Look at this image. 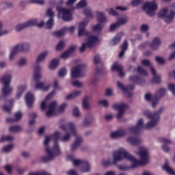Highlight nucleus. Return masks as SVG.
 Returning a JSON list of instances; mask_svg holds the SVG:
<instances>
[{"instance_id":"nucleus-26","label":"nucleus","mask_w":175,"mask_h":175,"mask_svg":"<svg viewBox=\"0 0 175 175\" xmlns=\"http://www.w3.org/2000/svg\"><path fill=\"white\" fill-rule=\"evenodd\" d=\"M44 82H36L35 88L36 90H41L42 91H49L50 85L44 86Z\"/></svg>"},{"instance_id":"nucleus-2","label":"nucleus","mask_w":175,"mask_h":175,"mask_svg":"<svg viewBox=\"0 0 175 175\" xmlns=\"http://www.w3.org/2000/svg\"><path fill=\"white\" fill-rule=\"evenodd\" d=\"M162 111H163V107L160 108L158 111L154 113H151L148 110L145 111L144 114L147 118L151 120V121L144 125L143 124V119H139L136 126L131 127L129 131L131 133H134V135H139L140 131L142 129H151V128H154V126L158 124V121H159V114H161Z\"/></svg>"},{"instance_id":"nucleus-38","label":"nucleus","mask_w":175,"mask_h":175,"mask_svg":"<svg viewBox=\"0 0 175 175\" xmlns=\"http://www.w3.org/2000/svg\"><path fill=\"white\" fill-rule=\"evenodd\" d=\"M81 94V91L74 92L66 96V100H69L70 99H73V98L79 96V95H80Z\"/></svg>"},{"instance_id":"nucleus-48","label":"nucleus","mask_w":175,"mask_h":175,"mask_svg":"<svg viewBox=\"0 0 175 175\" xmlns=\"http://www.w3.org/2000/svg\"><path fill=\"white\" fill-rule=\"evenodd\" d=\"M53 25H54V19L49 18V20L46 23V29H51V28H53Z\"/></svg>"},{"instance_id":"nucleus-53","label":"nucleus","mask_w":175,"mask_h":175,"mask_svg":"<svg viewBox=\"0 0 175 175\" xmlns=\"http://www.w3.org/2000/svg\"><path fill=\"white\" fill-rule=\"evenodd\" d=\"M92 122V118H91V116H90L88 118L84 120V122H83L84 126H90Z\"/></svg>"},{"instance_id":"nucleus-25","label":"nucleus","mask_w":175,"mask_h":175,"mask_svg":"<svg viewBox=\"0 0 175 175\" xmlns=\"http://www.w3.org/2000/svg\"><path fill=\"white\" fill-rule=\"evenodd\" d=\"M98 40V36H92L89 37V40L88 42H86L88 45V48L91 49L92 47H94L95 43H97Z\"/></svg>"},{"instance_id":"nucleus-59","label":"nucleus","mask_w":175,"mask_h":175,"mask_svg":"<svg viewBox=\"0 0 175 175\" xmlns=\"http://www.w3.org/2000/svg\"><path fill=\"white\" fill-rule=\"evenodd\" d=\"M143 0H133L131 3V6H139Z\"/></svg>"},{"instance_id":"nucleus-28","label":"nucleus","mask_w":175,"mask_h":175,"mask_svg":"<svg viewBox=\"0 0 175 175\" xmlns=\"http://www.w3.org/2000/svg\"><path fill=\"white\" fill-rule=\"evenodd\" d=\"M81 142H83V138H81V137H77L75 141L71 145V151H75V150H76V148H77V147H79L80 144H81Z\"/></svg>"},{"instance_id":"nucleus-14","label":"nucleus","mask_w":175,"mask_h":175,"mask_svg":"<svg viewBox=\"0 0 175 175\" xmlns=\"http://www.w3.org/2000/svg\"><path fill=\"white\" fill-rule=\"evenodd\" d=\"M117 85L118 88H120V90H121L123 92L126 94L127 98L132 97V93L129 92V90H135V85H129L127 87H124V84H122L121 82H118Z\"/></svg>"},{"instance_id":"nucleus-43","label":"nucleus","mask_w":175,"mask_h":175,"mask_svg":"<svg viewBox=\"0 0 175 175\" xmlns=\"http://www.w3.org/2000/svg\"><path fill=\"white\" fill-rule=\"evenodd\" d=\"M166 94V90L165 88H161L159 90L156 94L155 96H157L158 99L163 96Z\"/></svg>"},{"instance_id":"nucleus-47","label":"nucleus","mask_w":175,"mask_h":175,"mask_svg":"<svg viewBox=\"0 0 175 175\" xmlns=\"http://www.w3.org/2000/svg\"><path fill=\"white\" fill-rule=\"evenodd\" d=\"M87 6V1L85 0H81L77 5V9H83Z\"/></svg>"},{"instance_id":"nucleus-33","label":"nucleus","mask_w":175,"mask_h":175,"mask_svg":"<svg viewBox=\"0 0 175 175\" xmlns=\"http://www.w3.org/2000/svg\"><path fill=\"white\" fill-rule=\"evenodd\" d=\"M96 14L97 16V20H98V23H105L106 16H105V13H103L100 11H97L96 12Z\"/></svg>"},{"instance_id":"nucleus-57","label":"nucleus","mask_w":175,"mask_h":175,"mask_svg":"<svg viewBox=\"0 0 175 175\" xmlns=\"http://www.w3.org/2000/svg\"><path fill=\"white\" fill-rule=\"evenodd\" d=\"M58 75L59 77H64V76L66 75V68H62V69H60Z\"/></svg>"},{"instance_id":"nucleus-45","label":"nucleus","mask_w":175,"mask_h":175,"mask_svg":"<svg viewBox=\"0 0 175 175\" xmlns=\"http://www.w3.org/2000/svg\"><path fill=\"white\" fill-rule=\"evenodd\" d=\"M83 14H85L86 17H89L90 18H94V15H92V12H91L90 9H85L83 10Z\"/></svg>"},{"instance_id":"nucleus-42","label":"nucleus","mask_w":175,"mask_h":175,"mask_svg":"<svg viewBox=\"0 0 175 175\" xmlns=\"http://www.w3.org/2000/svg\"><path fill=\"white\" fill-rule=\"evenodd\" d=\"M163 169L167 172L169 174L175 175L174 171L172 167H170L167 164L163 166Z\"/></svg>"},{"instance_id":"nucleus-39","label":"nucleus","mask_w":175,"mask_h":175,"mask_svg":"<svg viewBox=\"0 0 175 175\" xmlns=\"http://www.w3.org/2000/svg\"><path fill=\"white\" fill-rule=\"evenodd\" d=\"M48 55H49L48 51L43 52L42 53L39 55V56L36 59V63L39 64V62H42V61H43L44 59V58H46V57H47Z\"/></svg>"},{"instance_id":"nucleus-37","label":"nucleus","mask_w":175,"mask_h":175,"mask_svg":"<svg viewBox=\"0 0 175 175\" xmlns=\"http://www.w3.org/2000/svg\"><path fill=\"white\" fill-rule=\"evenodd\" d=\"M9 131L11 133H17V132H21L23 128L20 126H11L9 128Z\"/></svg>"},{"instance_id":"nucleus-30","label":"nucleus","mask_w":175,"mask_h":175,"mask_svg":"<svg viewBox=\"0 0 175 175\" xmlns=\"http://www.w3.org/2000/svg\"><path fill=\"white\" fill-rule=\"evenodd\" d=\"M40 66H36L34 68V75L33 79L36 83H38L40 80Z\"/></svg>"},{"instance_id":"nucleus-27","label":"nucleus","mask_w":175,"mask_h":175,"mask_svg":"<svg viewBox=\"0 0 175 175\" xmlns=\"http://www.w3.org/2000/svg\"><path fill=\"white\" fill-rule=\"evenodd\" d=\"M150 46L153 50H157L161 46V39L158 37L154 38Z\"/></svg>"},{"instance_id":"nucleus-4","label":"nucleus","mask_w":175,"mask_h":175,"mask_svg":"<svg viewBox=\"0 0 175 175\" xmlns=\"http://www.w3.org/2000/svg\"><path fill=\"white\" fill-rule=\"evenodd\" d=\"M0 81L2 84H3L4 87L1 90V92L4 96H7L8 95H10L12 94L13 89L12 87L9 86L10 82L12 81V75H7L3 76Z\"/></svg>"},{"instance_id":"nucleus-24","label":"nucleus","mask_w":175,"mask_h":175,"mask_svg":"<svg viewBox=\"0 0 175 175\" xmlns=\"http://www.w3.org/2000/svg\"><path fill=\"white\" fill-rule=\"evenodd\" d=\"M150 72L153 75L152 83L153 84H159V83H161V77L157 76V71L155 70V68H154V67L150 68Z\"/></svg>"},{"instance_id":"nucleus-40","label":"nucleus","mask_w":175,"mask_h":175,"mask_svg":"<svg viewBox=\"0 0 175 175\" xmlns=\"http://www.w3.org/2000/svg\"><path fill=\"white\" fill-rule=\"evenodd\" d=\"M58 64H59V60L58 59H53L50 63L49 68L55 69L58 66Z\"/></svg>"},{"instance_id":"nucleus-10","label":"nucleus","mask_w":175,"mask_h":175,"mask_svg":"<svg viewBox=\"0 0 175 175\" xmlns=\"http://www.w3.org/2000/svg\"><path fill=\"white\" fill-rule=\"evenodd\" d=\"M73 163L75 166H81V172L82 173H88L91 170V165L87 161L83 160H74Z\"/></svg>"},{"instance_id":"nucleus-7","label":"nucleus","mask_w":175,"mask_h":175,"mask_svg":"<svg viewBox=\"0 0 175 175\" xmlns=\"http://www.w3.org/2000/svg\"><path fill=\"white\" fill-rule=\"evenodd\" d=\"M58 17H61L64 21H71L73 16L70 10L62 7H57Z\"/></svg>"},{"instance_id":"nucleus-63","label":"nucleus","mask_w":175,"mask_h":175,"mask_svg":"<svg viewBox=\"0 0 175 175\" xmlns=\"http://www.w3.org/2000/svg\"><path fill=\"white\" fill-rule=\"evenodd\" d=\"M108 13L109 14H111V16H118V12H117L113 8H110L109 10H108Z\"/></svg>"},{"instance_id":"nucleus-11","label":"nucleus","mask_w":175,"mask_h":175,"mask_svg":"<svg viewBox=\"0 0 175 175\" xmlns=\"http://www.w3.org/2000/svg\"><path fill=\"white\" fill-rule=\"evenodd\" d=\"M60 136H61V133L56 131L51 137V138L53 139V141H54L53 151L55 153V155L61 154V150H59V146L58 145V140H59Z\"/></svg>"},{"instance_id":"nucleus-54","label":"nucleus","mask_w":175,"mask_h":175,"mask_svg":"<svg viewBox=\"0 0 175 175\" xmlns=\"http://www.w3.org/2000/svg\"><path fill=\"white\" fill-rule=\"evenodd\" d=\"M83 109H89L90 105L88 104V97H84L83 99Z\"/></svg>"},{"instance_id":"nucleus-60","label":"nucleus","mask_w":175,"mask_h":175,"mask_svg":"<svg viewBox=\"0 0 175 175\" xmlns=\"http://www.w3.org/2000/svg\"><path fill=\"white\" fill-rule=\"evenodd\" d=\"M46 15L49 16L50 18H53L54 17V12H53V9L49 8L46 11Z\"/></svg>"},{"instance_id":"nucleus-12","label":"nucleus","mask_w":175,"mask_h":175,"mask_svg":"<svg viewBox=\"0 0 175 175\" xmlns=\"http://www.w3.org/2000/svg\"><path fill=\"white\" fill-rule=\"evenodd\" d=\"M127 107L128 105L125 103L115 104L112 106L113 110H117V111H118L116 115L118 120H121V118H122V116H124V113H125V110H126Z\"/></svg>"},{"instance_id":"nucleus-55","label":"nucleus","mask_w":175,"mask_h":175,"mask_svg":"<svg viewBox=\"0 0 175 175\" xmlns=\"http://www.w3.org/2000/svg\"><path fill=\"white\" fill-rule=\"evenodd\" d=\"M155 61L156 62H157L159 65H163V64H165V59L159 57V56H156L155 57Z\"/></svg>"},{"instance_id":"nucleus-50","label":"nucleus","mask_w":175,"mask_h":175,"mask_svg":"<svg viewBox=\"0 0 175 175\" xmlns=\"http://www.w3.org/2000/svg\"><path fill=\"white\" fill-rule=\"evenodd\" d=\"M29 118H31L32 120L29 122V125H33L35 124V119L36 118V113H32L29 115Z\"/></svg>"},{"instance_id":"nucleus-19","label":"nucleus","mask_w":175,"mask_h":175,"mask_svg":"<svg viewBox=\"0 0 175 175\" xmlns=\"http://www.w3.org/2000/svg\"><path fill=\"white\" fill-rule=\"evenodd\" d=\"M25 99L27 107L31 109V107L33 106V102H35V98L33 97V94L31 92H27L26 94Z\"/></svg>"},{"instance_id":"nucleus-52","label":"nucleus","mask_w":175,"mask_h":175,"mask_svg":"<svg viewBox=\"0 0 175 175\" xmlns=\"http://www.w3.org/2000/svg\"><path fill=\"white\" fill-rule=\"evenodd\" d=\"M13 144L8 145L2 148V151L3 152H9L10 151H12V150H13Z\"/></svg>"},{"instance_id":"nucleus-35","label":"nucleus","mask_w":175,"mask_h":175,"mask_svg":"<svg viewBox=\"0 0 175 175\" xmlns=\"http://www.w3.org/2000/svg\"><path fill=\"white\" fill-rule=\"evenodd\" d=\"M66 33V28L64 27L62 29H60L59 31H54L52 35L53 36H55L56 38H61L62 36H64V33Z\"/></svg>"},{"instance_id":"nucleus-15","label":"nucleus","mask_w":175,"mask_h":175,"mask_svg":"<svg viewBox=\"0 0 175 175\" xmlns=\"http://www.w3.org/2000/svg\"><path fill=\"white\" fill-rule=\"evenodd\" d=\"M84 68V65L79 64L75 66L71 70V77L72 79H76L77 77H80L81 76V72Z\"/></svg>"},{"instance_id":"nucleus-6","label":"nucleus","mask_w":175,"mask_h":175,"mask_svg":"<svg viewBox=\"0 0 175 175\" xmlns=\"http://www.w3.org/2000/svg\"><path fill=\"white\" fill-rule=\"evenodd\" d=\"M28 50H29V44L28 43H22L15 46L12 49L10 55V61L14 58L16 54H17L18 51H21V53H26Z\"/></svg>"},{"instance_id":"nucleus-58","label":"nucleus","mask_w":175,"mask_h":175,"mask_svg":"<svg viewBox=\"0 0 175 175\" xmlns=\"http://www.w3.org/2000/svg\"><path fill=\"white\" fill-rule=\"evenodd\" d=\"M168 89L173 94V95H175V85L173 83H170L168 85Z\"/></svg>"},{"instance_id":"nucleus-61","label":"nucleus","mask_w":175,"mask_h":175,"mask_svg":"<svg viewBox=\"0 0 175 175\" xmlns=\"http://www.w3.org/2000/svg\"><path fill=\"white\" fill-rule=\"evenodd\" d=\"M94 63L95 65H98V64H100V56H99V55L94 56Z\"/></svg>"},{"instance_id":"nucleus-23","label":"nucleus","mask_w":175,"mask_h":175,"mask_svg":"<svg viewBox=\"0 0 175 175\" xmlns=\"http://www.w3.org/2000/svg\"><path fill=\"white\" fill-rule=\"evenodd\" d=\"M126 135V131L124 129L118 130V131L111 133V139H117L118 137H122Z\"/></svg>"},{"instance_id":"nucleus-36","label":"nucleus","mask_w":175,"mask_h":175,"mask_svg":"<svg viewBox=\"0 0 175 175\" xmlns=\"http://www.w3.org/2000/svg\"><path fill=\"white\" fill-rule=\"evenodd\" d=\"M9 103V106L5 105L3 106V109L4 111H6L7 113H10L12 111V107H13V105L14 104V100H8Z\"/></svg>"},{"instance_id":"nucleus-21","label":"nucleus","mask_w":175,"mask_h":175,"mask_svg":"<svg viewBox=\"0 0 175 175\" xmlns=\"http://www.w3.org/2000/svg\"><path fill=\"white\" fill-rule=\"evenodd\" d=\"M145 99L148 100V102H152V107H155L158 104V100H159V98H157V96H152L150 94H146L145 95Z\"/></svg>"},{"instance_id":"nucleus-5","label":"nucleus","mask_w":175,"mask_h":175,"mask_svg":"<svg viewBox=\"0 0 175 175\" xmlns=\"http://www.w3.org/2000/svg\"><path fill=\"white\" fill-rule=\"evenodd\" d=\"M36 25L38 28H42L43 25H44V22H41L40 24H38L37 19H31L29 21L19 24L16 27V31L20 32V31H23V29H25V28H29V27H33Z\"/></svg>"},{"instance_id":"nucleus-9","label":"nucleus","mask_w":175,"mask_h":175,"mask_svg":"<svg viewBox=\"0 0 175 175\" xmlns=\"http://www.w3.org/2000/svg\"><path fill=\"white\" fill-rule=\"evenodd\" d=\"M167 12H169V10H167V8H163L159 12L158 17H159L160 18H164V21L169 24L172 23V21H173V18H174L175 16V12L174 11L172 10L170 11V14L167 15Z\"/></svg>"},{"instance_id":"nucleus-18","label":"nucleus","mask_w":175,"mask_h":175,"mask_svg":"<svg viewBox=\"0 0 175 175\" xmlns=\"http://www.w3.org/2000/svg\"><path fill=\"white\" fill-rule=\"evenodd\" d=\"M159 142H160V143H163L162 149L165 152H169V151H170V148L167 146L169 144H172V141L170 139L160 137L159 139Z\"/></svg>"},{"instance_id":"nucleus-51","label":"nucleus","mask_w":175,"mask_h":175,"mask_svg":"<svg viewBox=\"0 0 175 175\" xmlns=\"http://www.w3.org/2000/svg\"><path fill=\"white\" fill-rule=\"evenodd\" d=\"M141 64L144 66H148V68H150V69L151 68H152V66H151V62H150V60L148 59H142L141 61Z\"/></svg>"},{"instance_id":"nucleus-41","label":"nucleus","mask_w":175,"mask_h":175,"mask_svg":"<svg viewBox=\"0 0 175 175\" xmlns=\"http://www.w3.org/2000/svg\"><path fill=\"white\" fill-rule=\"evenodd\" d=\"M137 73H139V75H142V76H148V75L147 70H144V68H143V67H142L140 66H139L137 67Z\"/></svg>"},{"instance_id":"nucleus-29","label":"nucleus","mask_w":175,"mask_h":175,"mask_svg":"<svg viewBox=\"0 0 175 175\" xmlns=\"http://www.w3.org/2000/svg\"><path fill=\"white\" fill-rule=\"evenodd\" d=\"M122 38V33H118L113 39L111 41V46H117L120 42H121V39Z\"/></svg>"},{"instance_id":"nucleus-64","label":"nucleus","mask_w":175,"mask_h":175,"mask_svg":"<svg viewBox=\"0 0 175 175\" xmlns=\"http://www.w3.org/2000/svg\"><path fill=\"white\" fill-rule=\"evenodd\" d=\"M29 175H51V174L46 172H33L29 174Z\"/></svg>"},{"instance_id":"nucleus-32","label":"nucleus","mask_w":175,"mask_h":175,"mask_svg":"<svg viewBox=\"0 0 175 175\" xmlns=\"http://www.w3.org/2000/svg\"><path fill=\"white\" fill-rule=\"evenodd\" d=\"M127 142L132 146H137L142 143V140L135 137H130L127 139Z\"/></svg>"},{"instance_id":"nucleus-62","label":"nucleus","mask_w":175,"mask_h":175,"mask_svg":"<svg viewBox=\"0 0 175 175\" xmlns=\"http://www.w3.org/2000/svg\"><path fill=\"white\" fill-rule=\"evenodd\" d=\"M92 30L95 31H102V25L100 24H97L93 26Z\"/></svg>"},{"instance_id":"nucleus-34","label":"nucleus","mask_w":175,"mask_h":175,"mask_svg":"<svg viewBox=\"0 0 175 175\" xmlns=\"http://www.w3.org/2000/svg\"><path fill=\"white\" fill-rule=\"evenodd\" d=\"M27 90V85H21L18 88V92L16 94V99H20V97L23 95L24 91Z\"/></svg>"},{"instance_id":"nucleus-16","label":"nucleus","mask_w":175,"mask_h":175,"mask_svg":"<svg viewBox=\"0 0 175 175\" xmlns=\"http://www.w3.org/2000/svg\"><path fill=\"white\" fill-rule=\"evenodd\" d=\"M60 128L62 131L65 132H68L70 131L71 135H73L75 137H77V134H76V129H75V124L72 122H69L67 125H62Z\"/></svg>"},{"instance_id":"nucleus-49","label":"nucleus","mask_w":175,"mask_h":175,"mask_svg":"<svg viewBox=\"0 0 175 175\" xmlns=\"http://www.w3.org/2000/svg\"><path fill=\"white\" fill-rule=\"evenodd\" d=\"M13 140V137L10 135H3L0 139V142H12Z\"/></svg>"},{"instance_id":"nucleus-17","label":"nucleus","mask_w":175,"mask_h":175,"mask_svg":"<svg viewBox=\"0 0 175 175\" xmlns=\"http://www.w3.org/2000/svg\"><path fill=\"white\" fill-rule=\"evenodd\" d=\"M57 107V101L51 103L48 107L49 110L46 113V117H53L55 114V108Z\"/></svg>"},{"instance_id":"nucleus-3","label":"nucleus","mask_w":175,"mask_h":175,"mask_svg":"<svg viewBox=\"0 0 175 175\" xmlns=\"http://www.w3.org/2000/svg\"><path fill=\"white\" fill-rule=\"evenodd\" d=\"M51 139H52L51 137L47 135L46 136L45 140L44 142L45 151L48 154V156H44L42 157L41 161H42V162H44L45 163H47V162L51 161V159H54V157H57V155H59L55 154V153L53 150V148L52 150H50V148H49V143H50Z\"/></svg>"},{"instance_id":"nucleus-44","label":"nucleus","mask_w":175,"mask_h":175,"mask_svg":"<svg viewBox=\"0 0 175 175\" xmlns=\"http://www.w3.org/2000/svg\"><path fill=\"white\" fill-rule=\"evenodd\" d=\"M65 47V42L64 40H60L56 46V51H61Z\"/></svg>"},{"instance_id":"nucleus-22","label":"nucleus","mask_w":175,"mask_h":175,"mask_svg":"<svg viewBox=\"0 0 175 175\" xmlns=\"http://www.w3.org/2000/svg\"><path fill=\"white\" fill-rule=\"evenodd\" d=\"M129 80L135 84H138L139 85L143 84V83H146V81L142 78V77H139L137 75H133L129 77Z\"/></svg>"},{"instance_id":"nucleus-13","label":"nucleus","mask_w":175,"mask_h":175,"mask_svg":"<svg viewBox=\"0 0 175 175\" xmlns=\"http://www.w3.org/2000/svg\"><path fill=\"white\" fill-rule=\"evenodd\" d=\"M87 25H88V21H83L79 23L78 36H90V31L85 30Z\"/></svg>"},{"instance_id":"nucleus-31","label":"nucleus","mask_w":175,"mask_h":175,"mask_svg":"<svg viewBox=\"0 0 175 175\" xmlns=\"http://www.w3.org/2000/svg\"><path fill=\"white\" fill-rule=\"evenodd\" d=\"M15 118H8L6 119L7 122H16L19 120H21V117H23V114L21 112H17L14 115Z\"/></svg>"},{"instance_id":"nucleus-1","label":"nucleus","mask_w":175,"mask_h":175,"mask_svg":"<svg viewBox=\"0 0 175 175\" xmlns=\"http://www.w3.org/2000/svg\"><path fill=\"white\" fill-rule=\"evenodd\" d=\"M137 154L139 155L141 158L140 161L136 159L135 157L129 154L126 150L119 149L113 153V161H111V159H109L108 160H103L101 163L104 167H107V166H111V165H117V162H120L122 159H127L132 163L131 169H135L137 166H142L148 163V152L147 149L140 148L139 151Z\"/></svg>"},{"instance_id":"nucleus-20","label":"nucleus","mask_w":175,"mask_h":175,"mask_svg":"<svg viewBox=\"0 0 175 175\" xmlns=\"http://www.w3.org/2000/svg\"><path fill=\"white\" fill-rule=\"evenodd\" d=\"M111 70L112 72H114L116 70V72H119V77H124L125 76V74L124 73L122 66L118 65V63H115L113 64Z\"/></svg>"},{"instance_id":"nucleus-56","label":"nucleus","mask_w":175,"mask_h":175,"mask_svg":"<svg viewBox=\"0 0 175 175\" xmlns=\"http://www.w3.org/2000/svg\"><path fill=\"white\" fill-rule=\"evenodd\" d=\"M72 116H74V117H79L80 116V110H79V108L77 107H75L73 109Z\"/></svg>"},{"instance_id":"nucleus-46","label":"nucleus","mask_w":175,"mask_h":175,"mask_svg":"<svg viewBox=\"0 0 175 175\" xmlns=\"http://www.w3.org/2000/svg\"><path fill=\"white\" fill-rule=\"evenodd\" d=\"M117 23L119 24V27H121V25H124L128 23V17L120 18Z\"/></svg>"},{"instance_id":"nucleus-8","label":"nucleus","mask_w":175,"mask_h":175,"mask_svg":"<svg viewBox=\"0 0 175 175\" xmlns=\"http://www.w3.org/2000/svg\"><path fill=\"white\" fill-rule=\"evenodd\" d=\"M142 9L146 12L149 17H153L155 14V10L158 9V5L154 1L146 2L143 5Z\"/></svg>"}]
</instances>
